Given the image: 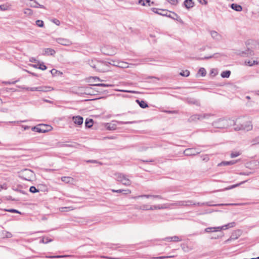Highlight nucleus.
I'll use <instances>...</instances> for the list:
<instances>
[{
  "label": "nucleus",
  "mask_w": 259,
  "mask_h": 259,
  "mask_svg": "<svg viewBox=\"0 0 259 259\" xmlns=\"http://www.w3.org/2000/svg\"><path fill=\"white\" fill-rule=\"evenodd\" d=\"M136 102L138 103V104L139 105V106L142 108H145L146 107H148V104H147V103L144 101H143V100H141V101H140L139 100H136Z\"/></svg>",
  "instance_id": "29"
},
{
  "label": "nucleus",
  "mask_w": 259,
  "mask_h": 259,
  "mask_svg": "<svg viewBox=\"0 0 259 259\" xmlns=\"http://www.w3.org/2000/svg\"><path fill=\"white\" fill-rule=\"evenodd\" d=\"M52 22L53 23H54L55 24H56L57 25H59L60 23V21L59 20H58V19H54L52 20Z\"/></svg>",
  "instance_id": "54"
},
{
  "label": "nucleus",
  "mask_w": 259,
  "mask_h": 259,
  "mask_svg": "<svg viewBox=\"0 0 259 259\" xmlns=\"http://www.w3.org/2000/svg\"><path fill=\"white\" fill-rule=\"evenodd\" d=\"M6 236L7 238H11L12 237V235L10 232H6Z\"/></svg>",
  "instance_id": "63"
},
{
  "label": "nucleus",
  "mask_w": 259,
  "mask_h": 259,
  "mask_svg": "<svg viewBox=\"0 0 259 259\" xmlns=\"http://www.w3.org/2000/svg\"><path fill=\"white\" fill-rule=\"evenodd\" d=\"M167 208L166 206H163V205H157L156 209H165V208Z\"/></svg>",
  "instance_id": "57"
},
{
  "label": "nucleus",
  "mask_w": 259,
  "mask_h": 259,
  "mask_svg": "<svg viewBox=\"0 0 259 259\" xmlns=\"http://www.w3.org/2000/svg\"><path fill=\"white\" fill-rule=\"evenodd\" d=\"M52 241V239H49L48 237H43L41 240V242L44 243H48Z\"/></svg>",
  "instance_id": "38"
},
{
  "label": "nucleus",
  "mask_w": 259,
  "mask_h": 259,
  "mask_svg": "<svg viewBox=\"0 0 259 259\" xmlns=\"http://www.w3.org/2000/svg\"><path fill=\"white\" fill-rule=\"evenodd\" d=\"M209 116L208 114H195L192 115L189 119L190 121H195L197 120H201L203 118H207Z\"/></svg>",
  "instance_id": "6"
},
{
  "label": "nucleus",
  "mask_w": 259,
  "mask_h": 259,
  "mask_svg": "<svg viewBox=\"0 0 259 259\" xmlns=\"http://www.w3.org/2000/svg\"><path fill=\"white\" fill-rule=\"evenodd\" d=\"M139 198H158L163 199L161 195H142L137 196L133 197L134 199H138Z\"/></svg>",
  "instance_id": "10"
},
{
  "label": "nucleus",
  "mask_w": 259,
  "mask_h": 259,
  "mask_svg": "<svg viewBox=\"0 0 259 259\" xmlns=\"http://www.w3.org/2000/svg\"><path fill=\"white\" fill-rule=\"evenodd\" d=\"M152 11H153L154 13H156V14H159V12H159L160 11H159L158 9H157V8H153L152 9Z\"/></svg>",
  "instance_id": "58"
},
{
  "label": "nucleus",
  "mask_w": 259,
  "mask_h": 259,
  "mask_svg": "<svg viewBox=\"0 0 259 259\" xmlns=\"http://www.w3.org/2000/svg\"><path fill=\"white\" fill-rule=\"evenodd\" d=\"M136 121H126V122L120 121V123H121V124H132V123H136Z\"/></svg>",
  "instance_id": "53"
},
{
  "label": "nucleus",
  "mask_w": 259,
  "mask_h": 259,
  "mask_svg": "<svg viewBox=\"0 0 259 259\" xmlns=\"http://www.w3.org/2000/svg\"><path fill=\"white\" fill-rule=\"evenodd\" d=\"M104 54L108 55H113L116 53V51L115 50H112L111 51H108V52H104Z\"/></svg>",
  "instance_id": "45"
},
{
  "label": "nucleus",
  "mask_w": 259,
  "mask_h": 259,
  "mask_svg": "<svg viewBox=\"0 0 259 259\" xmlns=\"http://www.w3.org/2000/svg\"><path fill=\"white\" fill-rule=\"evenodd\" d=\"M237 238H238V237L237 236H236L234 234H232V235L231 236V237H230V238L229 239H228L227 241H229L232 240L236 239Z\"/></svg>",
  "instance_id": "51"
},
{
  "label": "nucleus",
  "mask_w": 259,
  "mask_h": 259,
  "mask_svg": "<svg viewBox=\"0 0 259 259\" xmlns=\"http://www.w3.org/2000/svg\"><path fill=\"white\" fill-rule=\"evenodd\" d=\"M114 178L118 182L121 183L122 185L128 186L132 184L131 181L129 179V177L122 173L117 172L114 174Z\"/></svg>",
  "instance_id": "3"
},
{
  "label": "nucleus",
  "mask_w": 259,
  "mask_h": 259,
  "mask_svg": "<svg viewBox=\"0 0 259 259\" xmlns=\"http://www.w3.org/2000/svg\"><path fill=\"white\" fill-rule=\"evenodd\" d=\"M198 73L200 74L202 76H204L206 74V71L204 68H200L198 71Z\"/></svg>",
  "instance_id": "36"
},
{
  "label": "nucleus",
  "mask_w": 259,
  "mask_h": 259,
  "mask_svg": "<svg viewBox=\"0 0 259 259\" xmlns=\"http://www.w3.org/2000/svg\"><path fill=\"white\" fill-rule=\"evenodd\" d=\"M237 160H231L229 161H222L218 164V166H227L234 164L237 162Z\"/></svg>",
  "instance_id": "20"
},
{
  "label": "nucleus",
  "mask_w": 259,
  "mask_h": 259,
  "mask_svg": "<svg viewBox=\"0 0 259 259\" xmlns=\"http://www.w3.org/2000/svg\"><path fill=\"white\" fill-rule=\"evenodd\" d=\"M70 207H62L60 208V210L61 211H67L68 210H71L72 209L70 208Z\"/></svg>",
  "instance_id": "46"
},
{
  "label": "nucleus",
  "mask_w": 259,
  "mask_h": 259,
  "mask_svg": "<svg viewBox=\"0 0 259 259\" xmlns=\"http://www.w3.org/2000/svg\"><path fill=\"white\" fill-rule=\"evenodd\" d=\"M241 154L240 151L232 152L230 154V157L231 158L236 157Z\"/></svg>",
  "instance_id": "33"
},
{
  "label": "nucleus",
  "mask_w": 259,
  "mask_h": 259,
  "mask_svg": "<svg viewBox=\"0 0 259 259\" xmlns=\"http://www.w3.org/2000/svg\"><path fill=\"white\" fill-rule=\"evenodd\" d=\"M231 8L233 10H234L236 11H237V12H240L242 10V7L240 5H238L237 4H234V3L232 4L231 5Z\"/></svg>",
  "instance_id": "24"
},
{
  "label": "nucleus",
  "mask_w": 259,
  "mask_h": 259,
  "mask_svg": "<svg viewBox=\"0 0 259 259\" xmlns=\"http://www.w3.org/2000/svg\"><path fill=\"white\" fill-rule=\"evenodd\" d=\"M196 204L195 205H198V206H202L204 205H207L208 206H217V205H233V204H210L208 202L207 203H195Z\"/></svg>",
  "instance_id": "21"
},
{
  "label": "nucleus",
  "mask_w": 259,
  "mask_h": 259,
  "mask_svg": "<svg viewBox=\"0 0 259 259\" xmlns=\"http://www.w3.org/2000/svg\"><path fill=\"white\" fill-rule=\"evenodd\" d=\"M6 211L10 212H15V213H21L20 211H19L17 209H6Z\"/></svg>",
  "instance_id": "48"
},
{
  "label": "nucleus",
  "mask_w": 259,
  "mask_h": 259,
  "mask_svg": "<svg viewBox=\"0 0 259 259\" xmlns=\"http://www.w3.org/2000/svg\"><path fill=\"white\" fill-rule=\"evenodd\" d=\"M192 200L179 201L174 203L170 204V206H191L195 205Z\"/></svg>",
  "instance_id": "5"
},
{
  "label": "nucleus",
  "mask_w": 259,
  "mask_h": 259,
  "mask_svg": "<svg viewBox=\"0 0 259 259\" xmlns=\"http://www.w3.org/2000/svg\"><path fill=\"white\" fill-rule=\"evenodd\" d=\"M72 120L75 124L80 125L83 123V118L80 116H76L72 117Z\"/></svg>",
  "instance_id": "12"
},
{
  "label": "nucleus",
  "mask_w": 259,
  "mask_h": 259,
  "mask_svg": "<svg viewBox=\"0 0 259 259\" xmlns=\"http://www.w3.org/2000/svg\"><path fill=\"white\" fill-rule=\"evenodd\" d=\"M106 127L108 130H114L116 128V125L114 124L107 123Z\"/></svg>",
  "instance_id": "32"
},
{
  "label": "nucleus",
  "mask_w": 259,
  "mask_h": 259,
  "mask_svg": "<svg viewBox=\"0 0 259 259\" xmlns=\"http://www.w3.org/2000/svg\"><path fill=\"white\" fill-rule=\"evenodd\" d=\"M61 180L66 184L72 183L74 181V179L70 177H62Z\"/></svg>",
  "instance_id": "23"
},
{
  "label": "nucleus",
  "mask_w": 259,
  "mask_h": 259,
  "mask_svg": "<svg viewBox=\"0 0 259 259\" xmlns=\"http://www.w3.org/2000/svg\"><path fill=\"white\" fill-rule=\"evenodd\" d=\"M0 9L2 11H5L7 10V6L4 5H1Z\"/></svg>",
  "instance_id": "56"
},
{
  "label": "nucleus",
  "mask_w": 259,
  "mask_h": 259,
  "mask_svg": "<svg viewBox=\"0 0 259 259\" xmlns=\"http://www.w3.org/2000/svg\"><path fill=\"white\" fill-rule=\"evenodd\" d=\"M39 66L37 67V65H34L33 66L36 68H38L39 69H41L42 70H45L47 69V67L45 65H44V63H40L39 64Z\"/></svg>",
  "instance_id": "34"
},
{
  "label": "nucleus",
  "mask_w": 259,
  "mask_h": 259,
  "mask_svg": "<svg viewBox=\"0 0 259 259\" xmlns=\"http://www.w3.org/2000/svg\"><path fill=\"white\" fill-rule=\"evenodd\" d=\"M138 3L139 4H141V5H142L143 6H146V4H145V2L143 1V0H139Z\"/></svg>",
  "instance_id": "64"
},
{
  "label": "nucleus",
  "mask_w": 259,
  "mask_h": 259,
  "mask_svg": "<svg viewBox=\"0 0 259 259\" xmlns=\"http://www.w3.org/2000/svg\"><path fill=\"white\" fill-rule=\"evenodd\" d=\"M107 69V66L106 63L101 61H96L95 70L99 72H105Z\"/></svg>",
  "instance_id": "4"
},
{
  "label": "nucleus",
  "mask_w": 259,
  "mask_h": 259,
  "mask_svg": "<svg viewBox=\"0 0 259 259\" xmlns=\"http://www.w3.org/2000/svg\"><path fill=\"white\" fill-rule=\"evenodd\" d=\"M111 191L114 193H121L124 192V194H129L131 193V190L129 189L126 190H122V189H119V190H115V189H112Z\"/></svg>",
  "instance_id": "27"
},
{
  "label": "nucleus",
  "mask_w": 259,
  "mask_h": 259,
  "mask_svg": "<svg viewBox=\"0 0 259 259\" xmlns=\"http://www.w3.org/2000/svg\"><path fill=\"white\" fill-rule=\"evenodd\" d=\"M29 191L32 193L38 192L39 191L34 186H31L29 188Z\"/></svg>",
  "instance_id": "42"
},
{
  "label": "nucleus",
  "mask_w": 259,
  "mask_h": 259,
  "mask_svg": "<svg viewBox=\"0 0 259 259\" xmlns=\"http://www.w3.org/2000/svg\"><path fill=\"white\" fill-rule=\"evenodd\" d=\"M167 2L173 5H176L178 3V0H167Z\"/></svg>",
  "instance_id": "50"
},
{
  "label": "nucleus",
  "mask_w": 259,
  "mask_h": 259,
  "mask_svg": "<svg viewBox=\"0 0 259 259\" xmlns=\"http://www.w3.org/2000/svg\"><path fill=\"white\" fill-rule=\"evenodd\" d=\"M171 240L174 242H178L181 241V239H180L178 236H174L171 237Z\"/></svg>",
  "instance_id": "44"
},
{
  "label": "nucleus",
  "mask_w": 259,
  "mask_h": 259,
  "mask_svg": "<svg viewBox=\"0 0 259 259\" xmlns=\"http://www.w3.org/2000/svg\"><path fill=\"white\" fill-rule=\"evenodd\" d=\"M72 255H50L46 256V257L48 258H66L68 257H71Z\"/></svg>",
  "instance_id": "26"
},
{
  "label": "nucleus",
  "mask_w": 259,
  "mask_h": 259,
  "mask_svg": "<svg viewBox=\"0 0 259 259\" xmlns=\"http://www.w3.org/2000/svg\"><path fill=\"white\" fill-rule=\"evenodd\" d=\"M93 125V120L92 119H86L85 121V125L88 128L91 127Z\"/></svg>",
  "instance_id": "28"
},
{
  "label": "nucleus",
  "mask_w": 259,
  "mask_h": 259,
  "mask_svg": "<svg viewBox=\"0 0 259 259\" xmlns=\"http://www.w3.org/2000/svg\"><path fill=\"white\" fill-rule=\"evenodd\" d=\"M230 74H231V71L229 70H226V71H223L221 73V75L223 78H229L230 76Z\"/></svg>",
  "instance_id": "31"
},
{
  "label": "nucleus",
  "mask_w": 259,
  "mask_h": 259,
  "mask_svg": "<svg viewBox=\"0 0 259 259\" xmlns=\"http://www.w3.org/2000/svg\"><path fill=\"white\" fill-rule=\"evenodd\" d=\"M210 35L211 37L215 40H220L221 36L217 31L212 30L210 31Z\"/></svg>",
  "instance_id": "22"
},
{
  "label": "nucleus",
  "mask_w": 259,
  "mask_h": 259,
  "mask_svg": "<svg viewBox=\"0 0 259 259\" xmlns=\"http://www.w3.org/2000/svg\"><path fill=\"white\" fill-rule=\"evenodd\" d=\"M239 55L243 57H251L254 55V52L252 50L248 49L244 51L240 52Z\"/></svg>",
  "instance_id": "9"
},
{
  "label": "nucleus",
  "mask_w": 259,
  "mask_h": 259,
  "mask_svg": "<svg viewBox=\"0 0 259 259\" xmlns=\"http://www.w3.org/2000/svg\"><path fill=\"white\" fill-rule=\"evenodd\" d=\"M50 72L53 75H54L56 73H57L58 71L55 69H53L50 71Z\"/></svg>",
  "instance_id": "59"
},
{
  "label": "nucleus",
  "mask_w": 259,
  "mask_h": 259,
  "mask_svg": "<svg viewBox=\"0 0 259 259\" xmlns=\"http://www.w3.org/2000/svg\"><path fill=\"white\" fill-rule=\"evenodd\" d=\"M39 92H47L54 90V88L50 86H40L39 87Z\"/></svg>",
  "instance_id": "18"
},
{
  "label": "nucleus",
  "mask_w": 259,
  "mask_h": 259,
  "mask_svg": "<svg viewBox=\"0 0 259 259\" xmlns=\"http://www.w3.org/2000/svg\"><path fill=\"white\" fill-rule=\"evenodd\" d=\"M140 209L143 210H149V207L147 205H143L140 207Z\"/></svg>",
  "instance_id": "47"
},
{
  "label": "nucleus",
  "mask_w": 259,
  "mask_h": 259,
  "mask_svg": "<svg viewBox=\"0 0 259 259\" xmlns=\"http://www.w3.org/2000/svg\"><path fill=\"white\" fill-rule=\"evenodd\" d=\"M159 10L160 11L159 13V15L163 16H166L167 15V13H168V11L165 10L159 9Z\"/></svg>",
  "instance_id": "39"
},
{
  "label": "nucleus",
  "mask_w": 259,
  "mask_h": 259,
  "mask_svg": "<svg viewBox=\"0 0 259 259\" xmlns=\"http://www.w3.org/2000/svg\"><path fill=\"white\" fill-rule=\"evenodd\" d=\"M32 130L33 131L36 132L37 133H46L48 131L50 130V129H42L40 127V125H39L38 126H34V127H32Z\"/></svg>",
  "instance_id": "15"
},
{
  "label": "nucleus",
  "mask_w": 259,
  "mask_h": 259,
  "mask_svg": "<svg viewBox=\"0 0 259 259\" xmlns=\"http://www.w3.org/2000/svg\"><path fill=\"white\" fill-rule=\"evenodd\" d=\"M200 153V151L195 148H187L184 152V154L186 156L196 155Z\"/></svg>",
  "instance_id": "7"
},
{
  "label": "nucleus",
  "mask_w": 259,
  "mask_h": 259,
  "mask_svg": "<svg viewBox=\"0 0 259 259\" xmlns=\"http://www.w3.org/2000/svg\"><path fill=\"white\" fill-rule=\"evenodd\" d=\"M37 26L39 27H42L44 26V22L40 20H37L35 22Z\"/></svg>",
  "instance_id": "41"
},
{
  "label": "nucleus",
  "mask_w": 259,
  "mask_h": 259,
  "mask_svg": "<svg viewBox=\"0 0 259 259\" xmlns=\"http://www.w3.org/2000/svg\"><path fill=\"white\" fill-rule=\"evenodd\" d=\"M219 227H208L205 229V232L206 233L214 232L220 231Z\"/></svg>",
  "instance_id": "25"
},
{
  "label": "nucleus",
  "mask_w": 259,
  "mask_h": 259,
  "mask_svg": "<svg viewBox=\"0 0 259 259\" xmlns=\"http://www.w3.org/2000/svg\"><path fill=\"white\" fill-rule=\"evenodd\" d=\"M240 118L236 119L235 121L234 120H232L229 119V120L226 119L225 118H220L217 121H214L212 123V125L215 127L218 128H226L229 126L230 125H231L232 123L234 125H236L234 129L235 131H239V130H247L249 131L252 129V125H248L247 126H245L244 124H237V122H239V120Z\"/></svg>",
  "instance_id": "1"
},
{
  "label": "nucleus",
  "mask_w": 259,
  "mask_h": 259,
  "mask_svg": "<svg viewBox=\"0 0 259 259\" xmlns=\"http://www.w3.org/2000/svg\"><path fill=\"white\" fill-rule=\"evenodd\" d=\"M60 147H72L74 148H78L80 146L79 144L75 142H72L70 144H64L62 143L60 145Z\"/></svg>",
  "instance_id": "13"
},
{
  "label": "nucleus",
  "mask_w": 259,
  "mask_h": 259,
  "mask_svg": "<svg viewBox=\"0 0 259 259\" xmlns=\"http://www.w3.org/2000/svg\"><path fill=\"white\" fill-rule=\"evenodd\" d=\"M56 53L55 51L51 48H47L44 50V55H51L54 56Z\"/></svg>",
  "instance_id": "16"
},
{
  "label": "nucleus",
  "mask_w": 259,
  "mask_h": 259,
  "mask_svg": "<svg viewBox=\"0 0 259 259\" xmlns=\"http://www.w3.org/2000/svg\"><path fill=\"white\" fill-rule=\"evenodd\" d=\"M236 225V223L235 222H231L228 223V224L223 225L221 227H219L220 231H221L222 230H226L229 228H233Z\"/></svg>",
  "instance_id": "17"
},
{
  "label": "nucleus",
  "mask_w": 259,
  "mask_h": 259,
  "mask_svg": "<svg viewBox=\"0 0 259 259\" xmlns=\"http://www.w3.org/2000/svg\"><path fill=\"white\" fill-rule=\"evenodd\" d=\"M98 60H92L90 63V66L95 69V67L96 65V61Z\"/></svg>",
  "instance_id": "49"
},
{
  "label": "nucleus",
  "mask_w": 259,
  "mask_h": 259,
  "mask_svg": "<svg viewBox=\"0 0 259 259\" xmlns=\"http://www.w3.org/2000/svg\"><path fill=\"white\" fill-rule=\"evenodd\" d=\"M172 256H160L156 257H154L153 258H156V259H164V258H167L169 257H172Z\"/></svg>",
  "instance_id": "52"
},
{
  "label": "nucleus",
  "mask_w": 259,
  "mask_h": 259,
  "mask_svg": "<svg viewBox=\"0 0 259 259\" xmlns=\"http://www.w3.org/2000/svg\"><path fill=\"white\" fill-rule=\"evenodd\" d=\"M19 177L28 181H31L34 179V172L29 169H24L18 172Z\"/></svg>",
  "instance_id": "2"
},
{
  "label": "nucleus",
  "mask_w": 259,
  "mask_h": 259,
  "mask_svg": "<svg viewBox=\"0 0 259 259\" xmlns=\"http://www.w3.org/2000/svg\"><path fill=\"white\" fill-rule=\"evenodd\" d=\"M94 86H97V87H111V84H105V83H97L93 84Z\"/></svg>",
  "instance_id": "40"
},
{
  "label": "nucleus",
  "mask_w": 259,
  "mask_h": 259,
  "mask_svg": "<svg viewBox=\"0 0 259 259\" xmlns=\"http://www.w3.org/2000/svg\"><path fill=\"white\" fill-rule=\"evenodd\" d=\"M57 42L63 46H68L72 44L71 41L66 38H58L56 39Z\"/></svg>",
  "instance_id": "8"
},
{
  "label": "nucleus",
  "mask_w": 259,
  "mask_h": 259,
  "mask_svg": "<svg viewBox=\"0 0 259 259\" xmlns=\"http://www.w3.org/2000/svg\"><path fill=\"white\" fill-rule=\"evenodd\" d=\"M30 1L32 2V3L30 4V6L31 7L40 8H42V9L45 8L44 6L39 4L35 0H30Z\"/></svg>",
  "instance_id": "19"
},
{
  "label": "nucleus",
  "mask_w": 259,
  "mask_h": 259,
  "mask_svg": "<svg viewBox=\"0 0 259 259\" xmlns=\"http://www.w3.org/2000/svg\"><path fill=\"white\" fill-rule=\"evenodd\" d=\"M244 63L246 65H247L249 66H252L254 65H257L258 64V62L256 60H253V61H245Z\"/></svg>",
  "instance_id": "30"
},
{
  "label": "nucleus",
  "mask_w": 259,
  "mask_h": 259,
  "mask_svg": "<svg viewBox=\"0 0 259 259\" xmlns=\"http://www.w3.org/2000/svg\"><path fill=\"white\" fill-rule=\"evenodd\" d=\"M86 162L87 163H98V161L95 160H87Z\"/></svg>",
  "instance_id": "61"
},
{
  "label": "nucleus",
  "mask_w": 259,
  "mask_h": 259,
  "mask_svg": "<svg viewBox=\"0 0 259 259\" xmlns=\"http://www.w3.org/2000/svg\"><path fill=\"white\" fill-rule=\"evenodd\" d=\"M251 142L253 143V145L259 144V136L252 139Z\"/></svg>",
  "instance_id": "43"
},
{
  "label": "nucleus",
  "mask_w": 259,
  "mask_h": 259,
  "mask_svg": "<svg viewBox=\"0 0 259 259\" xmlns=\"http://www.w3.org/2000/svg\"><path fill=\"white\" fill-rule=\"evenodd\" d=\"M40 125V127L42 129H48V128H51V126H49L48 125L41 124Z\"/></svg>",
  "instance_id": "55"
},
{
  "label": "nucleus",
  "mask_w": 259,
  "mask_h": 259,
  "mask_svg": "<svg viewBox=\"0 0 259 259\" xmlns=\"http://www.w3.org/2000/svg\"><path fill=\"white\" fill-rule=\"evenodd\" d=\"M166 16L174 20H177L179 22L182 21L181 18L176 13L174 12L168 11V13H167V15Z\"/></svg>",
  "instance_id": "11"
},
{
  "label": "nucleus",
  "mask_w": 259,
  "mask_h": 259,
  "mask_svg": "<svg viewBox=\"0 0 259 259\" xmlns=\"http://www.w3.org/2000/svg\"><path fill=\"white\" fill-rule=\"evenodd\" d=\"M180 74L181 76L187 77L189 75L190 72L188 70H186L185 71H183L181 72Z\"/></svg>",
  "instance_id": "37"
},
{
  "label": "nucleus",
  "mask_w": 259,
  "mask_h": 259,
  "mask_svg": "<svg viewBox=\"0 0 259 259\" xmlns=\"http://www.w3.org/2000/svg\"><path fill=\"white\" fill-rule=\"evenodd\" d=\"M17 81H18V80H15V81H13V82H10V81H6V82H5V83L6 84H15V83H16Z\"/></svg>",
  "instance_id": "60"
},
{
  "label": "nucleus",
  "mask_w": 259,
  "mask_h": 259,
  "mask_svg": "<svg viewBox=\"0 0 259 259\" xmlns=\"http://www.w3.org/2000/svg\"><path fill=\"white\" fill-rule=\"evenodd\" d=\"M184 5L187 9H189L194 7V3L193 0H185Z\"/></svg>",
  "instance_id": "14"
},
{
  "label": "nucleus",
  "mask_w": 259,
  "mask_h": 259,
  "mask_svg": "<svg viewBox=\"0 0 259 259\" xmlns=\"http://www.w3.org/2000/svg\"><path fill=\"white\" fill-rule=\"evenodd\" d=\"M24 89H25L27 91H38L39 92V87H33V88H24Z\"/></svg>",
  "instance_id": "35"
},
{
  "label": "nucleus",
  "mask_w": 259,
  "mask_h": 259,
  "mask_svg": "<svg viewBox=\"0 0 259 259\" xmlns=\"http://www.w3.org/2000/svg\"><path fill=\"white\" fill-rule=\"evenodd\" d=\"M198 1L200 3H201L202 4L206 5L207 4V2L206 0H198Z\"/></svg>",
  "instance_id": "62"
}]
</instances>
